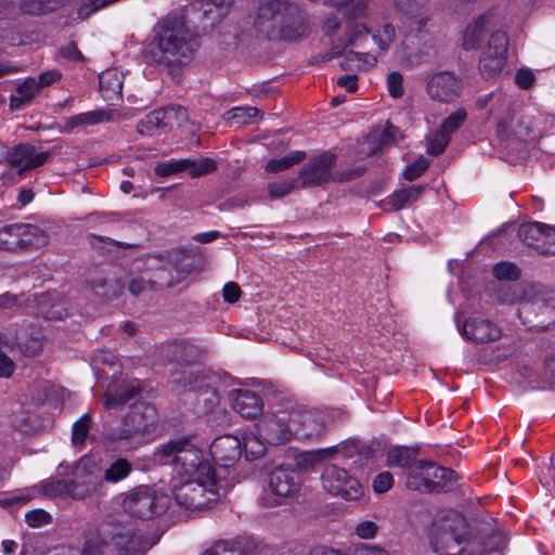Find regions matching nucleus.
Masks as SVG:
<instances>
[{
	"mask_svg": "<svg viewBox=\"0 0 555 555\" xmlns=\"http://www.w3.org/2000/svg\"><path fill=\"white\" fill-rule=\"evenodd\" d=\"M233 0H189V10L201 24L191 27L185 16L172 13L157 25V33L144 52L147 65L188 66L199 48L198 38L210 34L229 14Z\"/></svg>",
	"mask_w": 555,
	"mask_h": 555,
	"instance_id": "f257e3e1",
	"label": "nucleus"
},
{
	"mask_svg": "<svg viewBox=\"0 0 555 555\" xmlns=\"http://www.w3.org/2000/svg\"><path fill=\"white\" fill-rule=\"evenodd\" d=\"M395 37V28L386 24L375 35L363 24H347L344 38L332 40L333 49L331 52L320 54L310 62V65L335 67L338 65L341 69H367L376 65L377 56L371 52H361L347 50L348 47L365 48L374 42L380 50H385Z\"/></svg>",
	"mask_w": 555,
	"mask_h": 555,
	"instance_id": "f03ea898",
	"label": "nucleus"
},
{
	"mask_svg": "<svg viewBox=\"0 0 555 555\" xmlns=\"http://www.w3.org/2000/svg\"><path fill=\"white\" fill-rule=\"evenodd\" d=\"M255 26L266 36L267 41L259 43L256 60L250 63L254 66L278 65L271 62L268 53L259 55L260 51H267L270 48L271 41H298L308 35V25L297 8L281 1L260 7Z\"/></svg>",
	"mask_w": 555,
	"mask_h": 555,
	"instance_id": "7ed1b4c3",
	"label": "nucleus"
},
{
	"mask_svg": "<svg viewBox=\"0 0 555 555\" xmlns=\"http://www.w3.org/2000/svg\"><path fill=\"white\" fill-rule=\"evenodd\" d=\"M154 459L163 465H172L179 474L190 477H207L218 474L204 459L203 451L188 437L171 439L162 444Z\"/></svg>",
	"mask_w": 555,
	"mask_h": 555,
	"instance_id": "20e7f679",
	"label": "nucleus"
},
{
	"mask_svg": "<svg viewBox=\"0 0 555 555\" xmlns=\"http://www.w3.org/2000/svg\"><path fill=\"white\" fill-rule=\"evenodd\" d=\"M190 256L184 253L176 251L165 255H147L139 259L138 262L147 275L149 288L152 291H164L170 288L182 281L193 271L195 266L188 262Z\"/></svg>",
	"mask_w": 555,
	"mask_h": 555,
	"instance_id": "39448f33",
	"label": "nucleus"
},
{
	"mask_svg": "<svg viewBox=\"0 0 555 555\" xmlns=\"http://www.w3.org/2000/svg\"><path fill=\"white\" fill-rule=\"evenodd\" d=\"M222 477L219 474L192 479L172 487V496L178 506L185 511L209 508L220 499L219 489Z\"/></svg>",
	"mask_w": 555,
	"mask_h": 555,
	"instance_id": "423d86ee",
	"label": "nucleus"
},
{
	"mask_svg": "<svg viewBox=\"0 0 555 555\" xmlns=\"http://www.w3.org/2000/svg\"><path fill=\"white\" fill-rule=\"evenodd\" d=\"M157 421L155 406L146 402H135L120 423L105 433L104 441L108 446L143 437L155 430Z\"/></svg>",
	"mask_w": 555,
	"mask_h": 555,
	"instance_id": "0eeeda50",
	"label": "nucleus"
},
{
	"mask_svg": "<svg viewBox=\"0 0 555 555\" xmlns=\"http://www.w3.org/2000/svg\"><path fill=\"white\" fill-rule=\"evenodd\" d=\"M121 507L129 516L142 520L153 519L164 514L170 504V498L155 487L140 485L121 493Z\"/></svg>",
	"mask_w": 555,
	"mask_h": 555,
	"instance_id": "6e6552de",
	"label": "nucleus"
},
{
	"mask_svg": "<svg viewBox=\"0 0 555 555\" xmlns=\"http://www.w3.org/2000/svg\"><path fill=\"white\" fill-rule=\"evenodd\" d=\"M468 529L463 515L454 513L452 518L438 527L430 543L439 555H461L467 543Z\"/></svg>",
	"mask_w": 555,
	"mask_h": 555,
	"instance_id": "1a4fd4ad",
	"label": "nucleus"
},
{
	"mask_svg": "<svg viewBox=\"0 0 555 555\" xmlns=\"http://www.w3.org/2000/svg\"><path fill=\"white\" fill-rule=\"evenodd\" d=\"M323 488L331 494L347 501H356L363 494L360 481L336 465H327L322 473Z\"/></svg>",
	"mask_w": 555,
	"mask_h": 555,
	"instance_id": "9d476101",
	"label": "nucleus"
},
{
	"mask_svg": "<svg viewBox=\"0 0 555 555\" xmlns=\"http://www.w3.org/2000/svg\"><path fill=\"white\" fill-rule=\"evenodd\" d=\"M336 164V155L326 151L311 157L298 173L297 182L301 189L323 185L332 179V170Z\"/></svg>",
	"mask_w": 555,
	"mask_h": 555,
	"instance_id": "9b49d317",
	"label": "nucleus"
},
{
	"mask_svg": "<svg viewBox=\"0 0 555 555\" xmlns=\"http://www.w3.org/2000/svg\"><path fill=\"white\" fill-rule=\"evenodd\" d=\"M554 307L541 296L525 298L518 309V315L529 328L545 330L554 318Z\"/></svg>",
	"mask_w": 555,
	"mask_h": 555,
	"instance_id": "f8f14e48",
	"label": "nucleus"
},
{
	"mask_svg": "<svg viewBox=\"0 0 555 555\" xmlns=\"http://www.w3.org/2000/svg\"><path fill=\"white\" fill-rule=\"evenodd\" d=\"M455 322L462 336L475 344H486L501 337L500 328L489 320L480 318L463 319V314H455Z\"/></svg>",
	"mask_w": 555,
	"mask_h": 555,
	"instance_id": "ddd939ff",
	"label": "nucleus"
},
{
	"mask_svg": "<svg viewBox=\"0 0 555 555\" xmlns=\"http://www.w3.org/2000/svg\"><path fill=\"white\" fill-rule=\"evenodd\" d=\"M256 426L259 438L271 446L284 444L293 437L292 423L285 414L267 415Z\"/></svg>",
	"mask_w": 555,
	"mask_h": 555,
	"instance_id": "4468645a",
	"label": "nucleus"
},
{
	"mask_svg": "<svg viewBox=\"0 0 555 555\" xmlns=\"http://www.w3.org/2000/svg\"><path fill=\"white\" fill-rule=\"evenodd\" d=\"M209 453L214 463L223 470L233 467L243 453L242 441L233 435L217 437L210 444Z\"/></svg>",
	"mask_w": 555,
	"mask_h": 555,
	"instance_id": "2eb2a0df",
	"label": "nucleus"
},
{
	"mask_svg": "<svg viewBox=\"0 0 555 555\" xmlns=\"http://www.w3.org/2000/svg\"><path fill=\"white\" fill-rule=\"evenodd\" d=\"M217 169V162L209 157H203L198 160L189 158L169 160L159 163L155 167V173L158 177H169L171 175L186 171L191 177H201L203 175L212 172Z\"/></svg>",
	"mask_w": 555,
	"mask_h": 555,
	"instance_id": "dca6fc26",
	"label": "nucleus"
},
{
	"mask_svg": "<svg viewBox=\"0 0 555 555\" xmlns=\"http://www.w3.org/2000/svg\"><path fill=\"white\" fill-rule=\"evenodd\" d=\"M462 79L453 72H436L427 82V93L433 100L449 103L461 93Z\"/></svg>",
	"mask_w": 555,
	"mask_h": 555,
	"instance_id": "f3484780",
	"label": "nucleus"
},
{
	"mask_svg": "<svg viewBox=\"0 0 555 555\" xmlns=\"http://www.w3.org/2000/svg\"><path fill=\"white\" fill-rule=\"evenodd\" d=\"M508 38L504 31H493L480 56V69H503L506 65Z\"/></svg>",
	"mask_w": 555,
	"mask_h": 555,
	"instance_id": "a211bd4d",
	"label": "nucleus"
},
{
	"mask_svg": "<svg viewBox=\"0 0 555 555\" xmlns=\"http://www.w3.org/2000/svg\"><path fill=\"white\" fill-rule=\"evenodd\" d=\"M10 166L18 168V175L43 165L50 157V152H36L29 143H20L4 156Z\"/></svg>",
	"mask_w": 555,
	"mask_h": 555,
	"instance_id": "6ab92c4d",
	"label": "nucleus"
},
{
	"mask_svg": "<svg viewBox=\"0 0 555 555\" xmlns=\"http://www.w3.org/2000/svg\"><path fill=\"white\" fill-rule=\"evenodd\" d=\"M293 436L299 439L319 437L325 430L323 417L314 411H293L289 413Z\"/></svg>",
	"mask_w": 555,
	"mask_h": 555,
	"instance_id": "aec40b11",
	"label": "nucleus"
},
{
	"mask_svg": "<svg viewBox=\"0 0 555 555\" xmlns=\"http://www.w3.org/2000/svg\"><path fill=\"white\" fill-rule=\"evenodd\" d=\"M417 468L423 469L426 492H446L451 490L455 483V472L436 465L431 461H418Z\"/></svg>",
	"mask_w": 555,
	"mask_h": 555,
	"instance_id": "412c9836",
	"label": "nucleus"
},
{
	"mask_svg": "<svg viewBox=\"0 0 555 555\" xmlns=\"http://www.w3.org/2000/svg\"><path fill=\"white\" fill-rule=\"evenodd\" d=\"M300 476L292 467L280 465L269 473V488L281 498L291 496L299 490Z\"/></svg>",
	"mask_w": 555,
	"mask_h": 555,
	"instance_id": "4be33fe9",
	"label": "nucleus"
},
{
	"mask_svg": "<svg viewBox=\"0 0 555 555\" xmlns=\"http://www.w3.org/2000/svg\"><path fill=\"white\" fill-rule=\"evenodd\" d=\"M555 235V228L539 222L524 223L519 227L518 236L524 244L534 247L542 254L555 255V248L544 246V238Z\"/></svg>",
	"mask_w": 555,
	"mask_h": 555,
	"instance_id": "5701e85b",
	"label": "nucleus"
},
{
	"mask_svg": "<svg viewBox=\"0 0 555 555\" xmlns=\"http://www.w3.org/2000/svg\"><path fill=\"white\" fill-rule=\"evenodd\" d=\"M493 14L486 12L469 23L462 37V47L464 50H476L480 47L481 40L493 27Z\"/></svg>",
	"mask_w": 555,
	"mask_h": 555,
	"instance_id": "b1692460",
	"label": "nucleus"
},
{
	"mask_svg": "<svg viewBox=\"0 0 555 555\" xmlns=\"http://www.w3.org/2000/svg\"><path fill=\"white\" fill-rule=\"evenodd\" d=\"M232 408L245 418H256L262 413L263 401L255 391L238 389L232 391Z\"/></svg>",
	"mask_w": 555,
	"mask_h": 555,
	"instance_id": "393cba45",
	"label": "nucleus"
},
{
	"mask_svg": "<svg viewBox=\"0 0 555 555\" xmlns=\"http://www.w3.org/2000/svg\"><path fill=\"white\" fill-rule=\"evenodd\" d=\"M205 354V350L191 341L177 340L166 348V357L171 362H177L180 365L192 364Z\"/></svg>",
	"mask_w": 555,
	"mask_h": 555,
	"instance_id": "a878e982",
	"label": "nucleus"
},
{
	"mask_svg": "<svg viewBox=\"0 0 555 555\" xmlns=\"http://www.w3.org/2000/svg\"><path fill=\"white\" fill-rule=\"evenodd\" d=\"M124 77L122 72H100L99 87L105 101L113 103L121 99Z\"/></svg>",
	"mask_w": 555,
	"mask_h": 555,
	"instance_id": "bb28decb",
	"label": "nucleus"
},
{
	"mask_svg": "<svg viewBox=\"0 0 555 555\" xmlns=\"http://www.w3.org/2000/svg\"><path fill=\"white\" fill-rule=\"evenodd\" d=\"M40 313L47 320H63L68 315L67 308L60 293H47L39 299Z\"/></svg>",
	"mask_w": 555,
	"mask_h": 555,
	"instance_id": "cd10ccee",
	"label": "nucleus"
},
{
	"mask_svg": "<svg viewBox=\"0 0 555 555\" xmlns=\"http://www.w3.org/2000/svg\"><path fill=\"white\" fill-rule=\"evenodd\" d=\"M20 251L39 249L48 244L49 235L42 229L29 223H22Z\"/></svg>",
	"mask_w": 555,
	"mask_h": 555,
	"instance_id": "c85d7f7f",
	"label": "nucleus"
},
{
	"mask_svg": "<svg viewBox=\"0 0 555 555\" xmlns=\"http://www.w3.org/2000/svg\"><path fill=\"white\" fill-rule=\"evenodd\" d=\"M141 391L138 384L134 383H122L120 384L115 392L107 391L104 395V405L106 409H117L120 405L126 404L131 399H134Z\"/></svg>",
	"mask_w": 555,
	"mask_h": 555,
	"instance_id": "c756f323",
	"label": "nucleus"
},
{
	"mask_svg": "<svg viewBox=\"0 0 555 555\" xmlns=\"http://www.w3.org/2000/svg\"><path fill=\"white\" fill-rule=\"evenodd\" d=\"M16 344L20 351L26 357H35L42 349V336L35 327L22 330L16 335Z\"/></svg>",
	"mask_w": 555,
	"mask_h": 555,
	"instance_id": "7c9ffc66",
	"label": "nucleus"
},
{
	"mask_svg": "<svg viewBox=\"0 0 555 555\" xmlns=\"http://www.w3.org/2000/svg\"><path fill=\"white\" fill-rule=\"evenodd\" d=\"M16 95L10 96V109L18 111L25 104L31 102L40 90L37 80L33 77L26 78L23 82L16 85Z\"/></svg>",
	"mask_w": 555,
	"mask_h": 555,
	"instance_id": "2f4dec72",
	"label": "nucleus"
},
{
	"mask_svg": "<svg viewBox=\"0 0 555 555\" xmlns=\"http://www.w3.org/2000/svg\"><path fill=\"white\" fill-rule=\"evenodd\" d=\"M158 129H170L166 112L163 111V107L149 113L137 125V131L142 135L151 137Z\"/></svg>",
	"mask_w": 555,
	"mask_h": 555,
	"instance_id": "473e14b6",
	"label": "nucleus"
},
{
	"mask_svg": "<svg viewBox=\"0 0 555 555\" xmlns=\"http://www.w3.org/2000/svg\"><path fill=\"white\" fill-rule=\"evenodd\" d=\"M324 3L335 8L349 20L363 17L367 12V0H324Z\"/></svg>",
	"mask_w": 555,
	"mask_h": 555,
	"instance_id": "72a5a7b5",
	"label": "nucleus"
},
{
	"mask_svg": "<svg viewBox=\"0 0 555 555\" xmlns=\"http://www.w3.org/2000/svg\"><path fill=\"white\" fill-rule=\"evenodd\" d=\"M424 191V186H410L392 193L385 202L390 210H400L415 203Z\"/></svg>",
	"mask_w": 555,
	"mask_h": 555,
	"instance_id": "f704fd0d",
	"label": "nucleus"
},
{
	"mask_svg": "<svg viewBox=\"0 0 555 555\" xmlns=\"http://www.w3.org/2000/svg\"><path fill=\"white\" fill-rule=\"evenodd\" d=\"M418 448L392 447L387 452V463L390 466L412 468L415 466Z\"/></svg>",
	"mask_w": 555,
	"mask_h": 555,
	"instance_id": "c9c22d12",
	"label": "nucleus"
},
{
	"mask_svg": "<svg viewBox=\"0 0 555 555\" xmlns=\"http://www.w3.org/2000/svg\"><path fill=\"white\" fill-rule=\"evenodd\" d=\"M400 134V130L397 126L392 125L390 121H387L384 130L378 135L370 134L366 139V142L372 144L370 151H367V155H373L378 153L383 147L391 145L397 142V137Z\"/></svg>",
	"mask_w": 555,
	"mask_h": 555,
	"instance_id": "e433bc0d",
	"label": "nucleus"
},
{
	"mask_svg": "<svg viewBox=\"0 0 555 555\" xmlns=\"http://www.w3.org/2000/svg\"><path fill=\"white\" fill-rule=\"evenodd\" d=\"M336 448L319 449L317 451L301 452L295 456V464L300 470H309L319 462L331 459L336 454Z\"/></svg>",
	"mask_w": 555,
	"mask_h": 555,
	"instance_id": "4c0bfd02",
	"label": "nucleus"
},
{
	"mask_svg": "<svg viewBox=\"0 0 555 555\" xmlns=\"http://www.w3.org/2000/svg\"><path fill=\"white\" fill-rule=\"evenodd\" d=\"M133 466L125 457L114 459L104 470L103 479L109 483H116L126 479L132 472Z\"/></svg>",
	"mask_w": 555,
	"mask_h": 555,
	"instance_id": "58836bf2",
	"label": "nucleus"
},
{
	"mask_svg": "<svg viewBox=\"0 0 555 555\" xmlns=\"http://www.w3.org/2000/svg\"><path fill=\"white\" fill-rule=\"evenodd\" d=\"M263 113L251 106L233 107L224 114L228 121H234L237 125L254 124L262 119Z\"/></svg>",
	"mask_w": 555,
	"mask_h": 555,
	"instance_id": "ea45409f",
	"label": "nucleus"
},
{
	"mask_svg": "<svg viewBox=\"0 0 555 555\" xmlns=\"http://www.w3.org/2000/svg\"><path fill=\"white\" fill-rule=\"evenodd\" d=\"M116 113L107 109H96L92 112L81 113L68 119L67 125L76 127L80 125H95L99 122L109 121L116 118Z\"/></svg>",
	"mask_w": 555,
	"mask_h": 555,
	"instance_id": "a19ab883",
	"label": "nucleus"
},
{
	"mask_svg": "<svg viewBox=\"0 0 555 555\" xmlns=\"http://www.w3.org/2000/svg\"><path fill=\"white\" fill-rule=\"evenodd\" d=\"M22 223L4 225L0 229V249L17 253L20 251Z\"/></svg>",
	"mask_w": 555,
	"mask_h": 555,
	"instance_id": "79ce46f5",
	"label": "nucleus"
},
{
	"mask_svg": "<svg viewBox=\"0 0 555 555\" xmlns=\"http://www.w3.org/2000/svg\"><path fill=\"white\" fill-rule=\"evenodd\" d=\"M69 481V496L75 500H83L91 495L96 489V481L93 476L88 475L83 479L76 475V478Z\"/></svg>",
	"mask_w": 555,
	"mask_h": 555,
	"instance_id": "37998d69",
	"label": "nucleus"
},
{
	"mask_svg": "<svg viewBox=\"0 0 555 555\" xmlns=\"http://www.w3.org/2000/svg\"><path fill=\"white\" fill-rule=\"evenodd\" d=\"M198 378L197 372L190 369L188 365H180L171 372L169 382L177 388L191 389Z\"/></svg>",
	"mask_w": 555,
	"mask_h": 555,
	"instance_id": "c03bdc74",
	"label": "nucleus"
},
{
	"mask_svg": "<svg viewBox=\"0 0 555 555\" xmlns=\"http://www.w3.org/2000/svg\"><path fill=\"white\" fill-rule=\"evenodd\" d=\"M203 555H246V553L242 540H220L206 550Z\"/></svg>",
	"mask_w": 555,
	"mask_h": 555,
	"instance_id": "a18cd8bd",
	"label": "nucleus"
},
{
	"mask_svg": "<svg viewBox=\"0 0 555 555\" xmlns=\"http://www.w3.org/2000/svg\"><path fill=\"white\" fill-rule=\"evenodd\" d=\"M307 157L306 153L302 151H294L289 153L288 155L279 158V159H271L267 166V171L270 172H280L283 170H286L291 168L292 166L301 163Z\"/></svg>",
	"mask_w": 555,
	"mask_h": 555,
	"instance_id": "49530a36",
	"label": "nucleus"
},
{
	"mask_svg": "<svg viewBox=\"0 0 555 555\" xmlns=\"http://www.w3.org/2000/svg\"><path fill=\"white\" fill-rule=\"evenodd\" d=\"M60 0H22L21 10L25 13L39 15L54 11Z\"/></svg>",
	"mask_w": 555,
	"mask_h": 555,
	"instance_id": "de8ad7c7",
	"label": "nucleus"
},
{
	"mask_svg": "<svg viewBox=\"0 0 555 555\" xmlns=\"http://www.w3.org/2000/svg\"><path fill=\"white\" fill-rule=\"evenodd\" d=\"M264 441L259 438V436H255L254 434L246 435L244 437V442L242 443V448L245 452V459L247 461H255L261 457L264 452Z\"/></svg>",
	"mask_w": 555,
	"mask_h": 555,
	"instance_id": "09e8293b",
	"label": "nucleus"
},
{
	"mask_svg": "<svg viewBox=\"0 0 555 555\" xmlns=\"http://www.w3.org/2000/svg\"><path fill=\"white\" fill-rule=\"evenodd\" d=\"M467 113L464 108H460L451 113L441 124L439 132L446 134L450 139L451 133L456 131L465 121Z\"/></svg>",
	"mask_w": 555,
	"mask_h": 555,
	"instance_id": "8fccbe9b",
	"label": "nucleus"
},
{
	"mask_svg": "<svg viewBox=\"0 0 555 555\" xmlns=\"http://www.w3.org/2000/svg\"><path fill=\"white\" fill-rule=\"evenodd\" d=\"M41 492L49 498H67L69 496V481L66 479H57L42 483Z\"/></svg>",
	"mask_w": 555,
	"mask_h": 555,
	"instance_id": "3c124183",
	"label": "nucleus"
},
{
	"mask_svg": "<svg viewBox=\"0 0 555 555\" xmlns=\"http://www.w3.org/2000/svg\"><path fill=\"white\" fill-rule=\"evenodd\" d=\"M90 291L98 297L103 299H109L115 295L114 285L109 283L105 278L95 276L87 282Z\"/></svg>",
	"mask_w": 555,
	"mask_h": 555,
	"instance_id": "603ef678",
	"label": "nucleus"
},
{
	"mask_svg": "<svg viewBox=\"0 0 555 555\" xmlns=\"http://www.w3.org/2000/svg\"><path fill=\"white\" fill-rule=\"evenodd\" d=\"M163 111L166 112L167 122L172 128L173 124L178 127L183 126L189 121V113L188 109L181 105H167L163 107Z\"/></svg>",
	"mask_w": 555,
	"mask_h": 555,
	"instance_id": "864d4df0",
	"label": "nucleus"
},
{
	"mask_svg": "<svg viewBox=\"0 0 555 555\" xmlns=\"http://www.w3.org/2000/svg\"><path fill=\"white\" fill-rule=\"evenodd\" d=\"M91 425V417L88 414L82 415L73 426L72 441L75 446L82 444L88 436Z\"/></svg>",
	"mask_w": 555,
	"mask_h": 555,
	"instance_id": "5fc2aeb1",
	"label": "nucleus"
},
{
	"mask_svg": "<svg viewBox=\"0 0 555 555\" xmlns=\"http://www.w3.org/2000/svg\"><path fill=\"white\" fill-rule=\"evenodd\" d=\"M295 189H301L300 184L297 182V178L286 182L270 183L268 185L269 196L271 199L284 197Z\"/></svg>",
	"mask_w": 555,
	"mask_h": 555,
	"instance_id": "6e6d98bb",
	"label": "nucleus"
},
{
	"mask_svg": "<svg viewBox=\"0 0 555 555\" xmlns=\"http://www.w3.org/2000/svg\"><path fill=\"white\" fill-rule=\"evenodd\" d=\"M498 103L502 106H504L506 104L505 115L499 119L498 126H496L498 135H500L501 138H504V137H507V134H508V129H509L512 121L514 120L515 113L511 107V103H506L505 98L500 96L498 99Z\"/></svg>",
	"mask_w": 555,
	"mask_h": 555,
	"instance_id": "4d7b16f0",
	"label": "nucleus"
},
{
	"mask_svg": "<svg viewBox=\"0 0 555 555\" xmlns=\"http://www.w3.org/2000/svg\"><path fill=\"white\" fill-rule=\"evenodd\" d=\"M493 274L499 280L515 281L520 276V271L514 263L500 262L494 266Z\"/></svg>",
	"mask_w": 555,
	"mask_h": 555,
	"instance_id": "13d9d810",
	"label": "nucleus"
},
{
	"mask_svg": "<svg viewBox=\"0 0 555 555\" xmlns=\"http://www.w3.org/2000/svg\"><path fill=\"white\" fill-rule=\"evenodd\" d=\"M429 166V160L420 156L415 162L408 165L404 169L403 177L408 181H413L421 177Z\"/></svg>",
	"mask_w": 555,
	"mask_h": 555,
	"instance_id": "bf43d9fd",
	"label": "nucleus"
},
{
	"mask_svg": "<svg viewBox=\"0 0 555 555\" xmlns=\"http://www.w3.org/2000/svg\"><path fill=\"white\" fill-rule=\"evenodd\" d=\"M403 78L400 72H390L387 76V87L390 96L399 99L403 95Z\"/></svg>",
	"mask_w": 555,
	"mask_h": 555,
	"instance_id": "052dcab7",
	"label": "nucleus"
},
{
	"mask_svg": "<svg viewBox=\"0 0 555 555\" xmlns=\"http://www.w3.org/2000/svg\"><path fill=\"white\" fill-rule=\"evenodd\" d=\"M410 469L411 470L406 477V487L416 491L425 490L424 472L423 469L417 468V462L415 463V466Z\"/></svg>",
	"mask_w": 555,
	"mask_h": 555,
	"instance_id": "680f3d73",
	"label": "nucleus"
},
{
	"mask_svg": "<svg viewBox=\"0 0 555 555\" xmlns=\"http://www.w3.org/2000/svg\"><path fill=\"white\" fill-rule=\"evenodd\" d=\"M427 152L431 155L438 156L448 146L450 139L446 134L438 132L435 138H428Z\"/></svg>",
	"mask_w": 555,
	"mask_h": 555,
	"instance_id": "e2e57ef3",
	"label": "nucleus"
},
{
	"mask_svg": "<svg viewBox=\"0 0 555 555\" xmlns=\"http://www.w3.org/2000/svg\"><path fill=\"white\" fill-rule=\"evenodd\" d=\"M347 555H388V552L378 546H372L366 543H358L349 548Z\"/></svg>",
	"mask_w": 555,
	"mask_h": 555,
	"instance_id": "0e129e2a",
	"label": "nucleus"
},
{
	"mask_svg": "<svg viewBox=\"0 0 555 555\" xmlns=\"http://www.w3.org/2000/svg\"><path fill=\"white\" fill-rule=\"evenodd\" d=\"M26 522L33 528L41 527L51 521V516L43 509H34L26 514Z\"/></svg>",
	"mask_w": 555,
	"mask_h": 555,
	"instance_id": "69168bd1",
	"label": "nucleus"
},
{
	"mask_svg": "<svg viewBox=\"0 0 555 555\" xmlns=\"http://www.w3.org/2000/svg\"><path fill=\"white\" fill-rule=\"evenodd\" d=\"M116 360V357L111 351L98 350L93 353L92 364L96 370H101L104 365L114 366Z\"/></svg>",
	"mask_w": 555,
	"mask_h": 555,
	"instance_id": "338daca9",
	"label": "nucleus"
},
{
	"mask_svg": "<svg viewBox=\"0 0 555 555\" xmlns=\"http://www.w3.org/2000/svg\"><path fill=\"white\" fill-rule=\"evenodd\" d=\"M393 483V477L389 472L378 474L373 481V489L377 493L387 492Z\"/></svg>",
	"mask_w": 555,
	"mask_h": 555,
	"instance_id": "774afa93",
	"label": "nucleus"
}]
</instances>
